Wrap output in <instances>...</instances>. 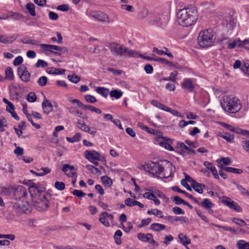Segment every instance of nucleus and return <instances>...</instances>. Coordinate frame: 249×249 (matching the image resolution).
<instances>
[{
    "label": "nucleus",
    "instance_id": "1",
    "mask_svg": "<svg viewBox=\"0 0 249 249\" xmlns=\"http://www.w3.org/2000/svg\"><path fill=\"white\" fill-rule=\"evenodd\" d=\"M29 188L32 200L36 209L39 211H46L49 207L45 188L42 185L32 184Z\"/></svg>",
    "mask_w": 249,
    "mask_h": 249
},
{
    "label": "nucleus",
    "instance_id": "2",
    "mask_svg": "<svg viewBox=\"0 0 249 249\" xmlns=\"http://www.w3.org/2000/svg\"><path fill=\"white\" fill-rule=\"evenodd\" d=\"M177 17L178 23L182 26H190L197 19V13L195 7L183 8L178 11Z\"/></svg>",
    "mask_w": 249,
    "mask_h": 249
},
{
    "label": "nucleus",
    "instance_id": "3",
    "mask_svg": "<svg viewBox=\"0 0 249 249\" xmlns=\"http://www.w3.org/2000/svg\"><path fill=\"white\" fill-rule=\"evenodd\" d=\"M221 105L225 111L231 113L238 112L242 107L241 102L237 97L228 95L222 97Z\"/></svg>",
    "mask_w": 249,
    "mask_h": 249
},
{
    "label": "nucleus",
    "instance_id": "4",
    "mask_svg": "<svg viewBox=\"0 0 249 249\" xmlns=\"http://www.w3.org/2000/svg\"><path fill=\"white\" fill-rule=\"evenodd\" d=\"M161 163L159 162H150L145 163L143 166L144 170L148 173L153 175V176L160 178H167L169 176H166L163 171L164 168L163 163H169L166 160L161 161Z\"/></svg>",
    "mask_w": 249,
    "mask_h": 249
},
{
    "label": "nucleus",
    "instance_id": "5",
    "mask_svg": "<svg viewBox=\"0 0 249 249\" xmlns=\"http://www.w3.org/2000/svg\"><path fill=\"white\" fill-rule=\"evenodd\" d=\"M215 37V33L211 29L201 31L197 37V42L200 47L207 48L212 45Z\"/></svg>",
    "mask_w": 249,
    "mask_h": 249
},
{
    "label": "nucleus",
    "instance_id": "6",
    "mask_svg": "<svg viewBox=\"0 0 249 249\" xmlns=\"http://www.w3.org/2000/svg\"><path fill=\"white\" fill-rule=\"evenodd\" d=\"M108 47L111 53L115 56L130 57L134 56L136 54V51L128 49L123 45L115 42L110 43Z\"/></svg>",
    "mask_w": 249,
    "mask_h": 249
},
{
    "label": "nucleus",
    "instance_id": "7",
    "mask_svg": "<svg viewBox=\"0 0 249 249\" xmlns=\"http://www.w3.org/2000/svg\"><path fill=\"white\" fill-rule=\"evenodd\" d=\"M18 74L20 80L25 83L30 81L31 79V73L28 71L27 67L22 65L18 67L17 70Z\"/></svg>",
    "mask_w": 249,
    "mask_h": 249
},
{
    "label": "nucleus",
    "instance_id": "8",
    "mask_svg": "<svg viewBox=\"0 0 249 249\" xmlns=\"http://www.w3.org/2000/svg\"><path fill=\"white\" fill-rule=\"evenodd\" d=\"M12 205V211L13 212L18 213L21 214L25 212L27 210L26 206L21 201H17L16 202H13Z\"/></svg>",
    "mask_w": 249,
    "mask_h": 249
},
{
    "label": "nucleus",
    "instance_id": "9",
    "mask_svg": "<svg viewBox=\"0 0 249 249\" xmlns=\"http://www.w3.org/2000/svg\"><path fill=\"white\" fill-rule=\"evenodd\" d=\"M28 192L25 187L21 185L18 186L14 191V195L17 199L25 198Z\"/></svg>",
    "mask_w": 249,
    "mask_h": 249
},
{
    "label": "nucleus",
    "instance_id": "10",
    "mask_svg": "<svg viewBox=\"0 0 249 249\" xmlns=\"http://www.w3.org/2000/svg\"><path fill=\"white\" fill-rule=\"evenodd\" d=\"M85 157L90 162L92 160H101L100 153L95 150H86L85 152Z\"/></svg>",
    "mask_w": 249,
    "mask_h": 249
},
{
    "label": "nucleus",
    "instance_id": "11",
    "mask_svg": "<svg viewBox=\"0 0 249 249\" xmlns=\"http://www.w3.org/2000/svg\"><path fill=\"white\" fill-rule=\"evenodd\" d=\"M222 203L230 209L234 210L237 212H240V207L233 201H231V198L226 196H224L222 200Z\"/></svg>",
    "mask_w": 249,
    "mask_h": 249
},
{
    "label": "nucleus",
    "instance_id": "12",
    "mask_svg": "<svg viewBox=\"0 0 249 249\" xmlns=\"http://www.w3.org/2000/svg\"><path fill=\"white\" fill-rule=\"evenodd\" d=\"M181 87L189 92H193L195 88V84L192 79L185 78L183 79Z\"/></svg>",
    "mask_w": 249,
    "mask_h": 249
},
{
    "label": "nucleus",
    "instance_id": "13",
    "mask_svg": "<svg viewBox=\"0 0 249 249\" xmlns=\"http://www.w3.org/2000/svg\"><path fill=\"white\" fill-rule=\"evenodd\" d=\"M61 170L64 172L67 176L68 177L74 178L76 177L77 173L76 172H70L69 173H67L68 170H70L73 171V170H75V167L73 165H70L69 164H64L63 167L61 168Z\"/></svg>",
    "mask_w": 249,
    "mask_h": 249
},
{
    "label": "nucleus",
    "instance_id": "14",
    "mask_svg": "<svg viewBox=\"0 0 249 249\" xmlns=\"http://www.w3.org/2000/svg\"><path fill=\"white\" fill-rule=\"evenodd\" d=\"M42 107L44 112L46 114H49L53 109L51 102L46 99H44L42 103Z\"/></svg>",
    "mask_w": 249,
    "mask_h": 249
},
{
    "label": "nucleus",
    "instance_id": "15",
    "mask_svg": "<svg viewBox=\"0 0 249 249\" xmlns=\"http://www.w3.org/2000/svg\"><path fill=\"white\" fill-rule=\"evenodd\" d=\"M164 218L166 220L170 221L172 223L178 221H180L184 223H188V219L187 217L185 216H165Z\"/></svg>",
    "mask_w": 249,
    "mask_h": 249
},
{
    "label": "nucleus",
    "instance_id": "16",
    "mask_svg": "<svg viewBox=\"0 0 249 249\" xmlns=\"http://www.w3.org/2000/svg\"><path fill=\"white\" fill-rule=\"evenodd\" d=\"M137 237L142 242H148L153 238V235L151 233L144 234L140 232L138 234Z\"/></svg>",
    "mask_w": 249,
    "mask_h": 249
},
{
    "label": "nucleus",
    "instance_id": "17",
    "mask_svg": "<svg viewBox=\"0 0 249 249\" xmlns=\"http://www.w3.org/2000/svg\"><path fill=\"white\" fill-rule=\"evenodd\" d=\"M178 238L179 239L180 242L182 245L184 246L187 249V245L191 243V240L185 235L182 233H180L178 235Z\"/></svg>",
    "mask_w": 249,
    "mask_h": 249
},
{
    "label": "nucleus",
    "instance_id": "18",
    "mask_svg": "<svg viewBox=\"0 0 249 249\" xmlns=\"http://www.w3.org/2000/svg\"><path fill=\"white\" fill-rule=\"evenodd\" d=\"M16 38L17 36L15 35L9 37H6L3 35H0V42L4 44L12 43Z\"/></svg>",
    "mask_w": 249,
    "mask_h": 249
},
{
    "label": "nucleus",
    "instance_id": "19",
    "mask_svg": "<svg viewBox=\"0 0 249 249\" xmlns=\"http://www.w3.org/2000/svg\"><path fill=\"white\" fill-rule=\"evenodd\" d=\"M107 213L106 212L102 213L99 216V221L103 224L105 227H108L109 226L110 224L107 220Z\"/></svg>",
    "mask_w": 249,
    "mask_h": 249
},
{
    "label": "nucleus",
    "instance_id": "20",
    "mask_svg": "<svg viewBox=\"0 0 249 249\" xmlns=\"http://www.w3.org/2000/svg\"><path fill=\"white\" fill-rule=\"evenodd\" d=\"M218 136L222 138L228 142H233L234 135L229 132L224 133H220Z\"/></svg>",
    "mask_w": 249,
    "mask_h": 249
},
{
    "label": "nucleus",
    "instance_id": "21",
    "mask_svg": "<svg viewBox=\"0 0 249 249\" xmlns=\"http://www.w3.org/2000/svg\"><path fill=\"white\" fill-rule=\"evenodd\" d=\"M5 79L12 81L14 79V75L12 68L8 67L5 69Z\"/></svg>",
    "mask_w": 249,
    "mask_h": 249
},
{
    "label": "nucleus",
    "instance_id": "22",
    "mask_svg": "<svg viewBox=\"0 0 249 249\" xmlns=\"http://www.w3.org/2000/svg\"><path fill=\"white\" fill-rule=\"evenodd\" d=\"M79 128L81 130L88 132L90 134L95 135L96 133V129L90 128L89 126L83 123L81 126H79Z\"/></svg>",
    "mask_w": 249,
    "mask_h": 249
},
{
    "label": "nucleus",
    "instance_id": "23",
    "mask_svg": "<svg viewBox=\"0 0 249 249\" xmlns=\"http://www.w3.org/2000/svg\"><path fill=\"white\" fill-rule=\"evenodd\" d=\"M150 229L155 231H160L165 229V226L164 225L154 223L150 225Z\"/></svg>",
    "mask_w": 249,
    "mask_h": 249
},
{
    "label": "nucleus",
    "instance_id": "24",
    "mask_svg": "<svg viewBox=\"0 0 249 249\" xmlns=\"http://www.w3.org/2000/svg\"><path fill=\"white\" fill-rule=\"evenodd\" d=\"M95 90L104 97H107L109 93V89L104 87H98L96 88Z\"/></svg>",
    "mask_w": 249,
    "mask_h": 249
},
{
    "label": "nucleus",
    "instance_id": "25",
    "mask_svg": "<svg viewBox=\"0 0 249 249\" xmlns=\"http://www.w3.org/2000/svg\"><path fill=\"white\" fill-rule=\"evenodd\" d=\"M200 205L207 210L212 208L213 207V204L209 199L204 198L203 201L200 203Z\"/></svg>",
    "mask_w": 249,
    "mask_h": 249
},
{
    "label": "nucleus",
    "instance_id": "26",
    "mask_svg": "<svg viewBox=\"0 0 249 249\" xmlns=\"http://www.w3.org/2000/svg\"><path fill=\"white\" fill-rule=\"evenodd\" d=\"M26 9L28 10L30 14L33 16L35 17L36 15L35 12V6L34 3L32 2H29L27 4L26 6Z\"/></svg>",
    "mask_w": 249,
    "mask_h": 249
},
{
    "label": "nucleus",
    "instance_id": "27",
    "mask_svg": "<svg viewBox=\"0 0 249 249\" xmlns=\"http://www.w3.org/2000/svg\"><path fill=\"white\" fill-rule=\"evenodd\" d=\"M223 170L227 172L238 174H240L243 172V170L242 169H237L231 167H223Z\"/></svg>",
    "mask_w": 249,
    "mask_h": 249
},
{
    "label": "nucleus",
    "instance_id": "28",
    "mask_svg": "<svg viewBox=\"0 0 249 249\" xmlns=\"http://www.w3.org/2000/svg\"><path fill=\"white\" fill-rule=\"evenodd\" d=\"M233 183L236 186V188L239 190L242 195L249 196V192L246 190L242 186L237 184L236 182L234 181Z\"/></svg>",
    "mask_w": 249,
    "mask_h": 249
},
{
    "label": "nucleus",
    "instance_id": "29",
    "mask_svg": "<svg viewBox=\"0 0 249 249\" xmlns=\"http://www.w3.org/2000/svg\"><path fill=\"white\" fill-rule=\"evenodd\" d=\"M248 244L245 240H239L236 243V247L238 249H249Z\"/></svg>",
    "mask_w": 249,
    "mask_h": 249
},
{
    "label": "nucleus",
    "instance_id": "30",
    "mask_svg": "<svg viewBox=\"0 0 249 249\" xmlns=\"http://www.w3.org/2000/svg\"><path fill=\"white\" fill-rule=\"evenodd\" d=\"M122 235V231L118 230L116 231L115 234L114 235V238L115 240V242L117 245H120L122 243L121 237Z\"/></svg>",
    "mask_w": 249,
    "mask_h": 249
},
{
    "label": "nucleus",
    "instance_id": "31",
    "mask_svg": "<svg viewBox=\"0 0 249 249\" xmlns=\"http://www.w3.org/2000/svg\"><path fill=\"white\" fill-rule=\"evenodd\" d=\"M225 21L227 22V24H229V28L231 29H233L235 24L234 19L233 17L231 15L226 17Z\"/></svg>",
    "mask_w": 249,
    "mask_h": 249
},
{
    "label": "nucleus",
    "instance_id": "32",
    "mask_svg": "<svg viewBox=\"0 0 249 249\" xmlns=\"http://www.w3.org/2000/svg\"><path fill=\"white\" fill-rule=\"evenodd\" d=\"M109 95L111 97H114L116 99H119L123 95V92L121 90H118L117 89H114L111 90Z\"/></svg>",
    "mask_w": 249,
    "mask_h": 249
},
{
    "label": "nucleus",
    "instance_id": "33",
    "mask_svg": "<svg viewBox=\"0 0 249 249\" xmlns=\"http://www.w3.org/2000/svg\"><path fill=\"white\" fill-rule=\"evenodd\" d=\"M101 179L103 183L107 187H110L112 184V179L107 176H102Z\"/></svg>",
    "mask_w": 249,
    "mask_h": 249
},
{
    "label": "nucleus",
    "instance_id": "34",
    "mask_svg": "<svg viewBox=\"0 0 249 249\" xmlns=\"http://www.w3.org/2000/svg\"><path fill=\"white\" fill-rule=\"evenodd\" d=\"M148 214H154L158 216L160 218H163L162 212L158 209H152L147 211Z\"/></svg>",
    "mask_w": 249,
    "mask_h": 249
},
{
    "label": "nucleus",
    "instance_id": "35",
    "mask_svg": "<svg viewBox=\"0 0 249 249\" xmlns=\"http://www.w3.org/2000/svg\"><path fill=\"white\" fill-rule=\"evenodd\" d=\"M84 109H88L92 112H95L97 114H101L102 113V111L91 105H86L84 107Z\"/></svg>",
    "mask_w": 249,
    "mask_h": 249
},
{
    "label": "nucleus",
    "instance_id": "36",
    "mask_svg": "<svg viewBox=\"0 0 249 249\" xmlns=\"http://www.w3.org/2000/svg\"><path fill=\"white\" fill-rule=\"evenodd\" d=\"M48 78L45 76H42L37 80V83L41 87H44L47 84Z\"/></svg>",
    "mask_w": 249,
    "mask_h": 249
},
{
    "label": "nucleus",
    "instance_id": "37",
    "mask_svg": "<svg viewBox=\"0 0 249 249\" xmlns=\"http://www.w3.org/2000/svg\"><path fill=\"white\" fill-rule=\"evenodd\" d=\"M178 74V73L177 71H174L170 73V76H169V77L163 78L162 80L164 81L170 80L174 82L176 81V76Z\"/></svg>",
    "mask_w": 249,
    "mask_h": 249
},
{
    "label": "nucleus",
    "instance_id": "38",
    "mask_svg": "<svg viewBox=\"0 0 249 249\" xmlns=\"http://www.w3.org/2000/svg\"><path fill=\"white\" fill-rule=\"evenodd\" d=\"M16 20H18L23 18V16L18 13L11 12V14L8 16Z\"/></svg>",
    "mask_w": 249,
    "mask_h": 249
},
{
    "label": "nucleus",
    "instance_id": "39",
    "mask_svg": "<svg viewBox=\"0 0 249 249\" xmlns=\"http://www.w3.org/2000/svg\"><path fill=\"white\" fill-rule=\"evenodd\" d=\"M231 221L232 222L235 223L237 225H239L240 226L246 225V223L244 220L238 218L232 217L231 218Z\"/></svg>",
    "mask_w": 249,
    "mask_h": 249
},
{
    "label": "nucleus",
    "instance_id": "40",
    "mask_svg": "<svg viewBox=\"0 0 249 249\" xmlns=\"http://www.w3.org/2000/svg\"><path fill=\"white\" fill-rule=\"evenodd\" d=\"M68 79L73 83H77L80 80V78L76 75L72 74L68 76Z\"/></svg>",
    "mask_w": 249,
    "mask_h": 249
},
{
    "label": "nucleus",
    "instance_id": "41",
    "mask_svg": "<svg viewBox=\"0 0 249 249\" xmlns=\"http://www.w3.org/2000/svg\"><path fill=\"white\" fill-rule=\"evenodd\" d=\"M27 100L31 103L35 102L36 100V96L34 92H29L27 96Z\"/></svg>",
    "mask_w": 249,
    "mask_h": 249
},
{
    "label": "nucleus",
    "instance_id": "42",
    "mask_svg": "<svg viewBox=\"0 0 249 249\" xmlns=\"http://www.w3.org/2000/svg\"><path fill=\"white\" fill-rule=\"evenodd\" d=\"M155 61L159 62L162 64L168 65L169 66H173V64L172 62L163 58L157 57L156 58Z\"/></svg>",
    "mask_w": 249,
    "mask_h": 249
},
{
    "label": "nucleus",
    "instance_id": "43",
    "mask_svg": "<svg viewBox=\"0 0 249 249\" xmlns=\"http://www.w3.org/2000/svg\"><path fill=\"white\" fill-rule=\"evenodd\" d=\"M48 66V63L44 60L38 59L35 65L36 68H45Z\"/></svg>",
    "mask_w": 249,
    "mask_h": 249
},
{
    "label": "nucleus",
    "instance_id": "44",
    "mask_svg": "<svg viewBox=\"0 0 249 249\" xmlns=\"http://www.w3.org/2000/svg\"><path fill=\"white\" fill-rule=\"evenodd\" d=\"M192 187L194 189V190L197 192L199 194H202L203 190L200 187L199 185V183L197 182L196 181L192 184L191 185Z\"/></svg>",
    "mask_w": 249,
    "mask_h": 249
},
{
    "label": "nucleus",
    "instance_id": "45",
    "mask_svg": "<svg viewBox=\"0 0 249 249\" xmlns=\"http://www.w3.org/2000/svg\"><path fill=\"white\" fill-rule=\"evenodd\" d=\"M204 165L209 170H210L212 173L216 170L215 167L213 166L212 163L210 162L205 161L203 163Z\"/></svg>",
    "mask_w": 249,
    "mask_h": 249
},
{
    "label": "nucleus",
    "instance_id": "46",
    "mask_svg": "<svg viewBox=\"0 0 249 249\" xmlns=\"http://www.w3.org/2000/svg\"><path fill=\"white\" fill-rule=\"evenodd\" d=\"M85 99L86 100L87 102L90 103H94L97 102V99L96 98L91 95H87L85 96Z\"/></svg>",
    "mask_w": 249,
    "mask_h": 249
},
{
    "label": "nucleus",
    "instance_id": "47",
    "mask_svg": "<svg viewBox=\"0 0 249 249\" xmlns=\"http://www.w3.org/2000/svg\"><path fill=\"white\" fill-rule=\"evenodd\" d=\"M235 133L241 134L243 136H249V131L247 130L242 129L240 128L236 127Z\"/></svg>",
    "mask_w": 249,
    "mask_h": 249
},
{
    "label": "nucleus",
    "instance_id": "48",
    "mask_svg": "<svg viewBox=\"0 0 249 249\" xmlns=\"http://www.w3.org/2000/svg\"><path fill=\"white\" fill-rule=\"evenodd\" d=\"M54 186L57 190L60 191L64 190L65 189V184L63 182L56 181Z\"/></svg>",
    "mask_w": 249,
    "mask_h": 249
},
{
    "label": "nucleus",
    "instance_id": "49",
    "mask_svg": "<svg viewBox=\"0 0 249 249\" xmlns=\"http://www.w3.org/2000/svg\"><path fill=\"white\" fill-rule=\"evenodd\" d=\"M160 145L165 148L167 150H168L171 151H173L174 150V148L168 143L165 142H160Z\"/></svg>",
    "mask_w": 249,
    "mask_h": 249
},
{
    "label": "nucleus",
    "instance_id": "50",
    "mask_svg": "<svg viewBox=\"0 0 249 249\" xmlns=\"http://www.w3.org/2000/svg\"><path fill=\"white\" fill-rule=\"evenodd\" d=\"M72 194H73V195L76 196L80 198L84 197L86 195V194L84 193L82 191L79 190H74L72 192Z\"/></svg>",
    "mask_w": 249,
    "mask_h": 249
},
{
    "label": "nucleus",
    "instance_id": "51",
    "mask_svg": "<svg viewBox=\"0 0 249 249\" xmlns=\"http://www.w3.org/2000/svg\"><path fill=\"white\" fill-rule=\"evenodd\" d=\"M148 11L146 8H143L142 9L140 13L139 14V17L141 19L144 18L148 15Z\"/></svg>",
    "mask_w": 249,
    "mask_h": 249
},
{
    "label": "nucleus",
    "instance_id": "52",
    "mask_svg": "<svg viewBox=\"0 0 249 249\" xmlns=\"http://www.w3.org/2000/svg\"><path fill=\"white\" fill-rule=\"evenodd\" d=\"M241 70L244 73L249 75V63H245L242 65Z\"/></svg>",
    "mask_w": 249,
    "mask_h": 249
},
{
    "label": "nucleus",
    "instance_id": "53",
    "mask_svg": "<svg viewBox=\"0 0 249 249\" xmlns=\"http://www.w3.org/2000/svg\"><path fill=\"white\" fill-rule=\"evenodd\" d=\"M173 212L176 214H184V212L178 207H174L172 209Z\"/></svg>",
    "mask_w": 249,
    "mask_h": 249
},
{
    "label": "nucleus",
    "instance_id": "54",
    "mask_svg": "<svg viewBox=\"0 0 249 249\" xmlns=\"http://www.w3.org/2000/svg\"><path fill=\"white\" fill-rule=\"evenodd\" d=\"M23 62V58L21 56H17L13 61V64L15 66L20 65Z\"/></svg>",
    "mask_w": 249,
    "mask_h": 249
},
{
    "label": "nucleus",
    "instance_id": "55",
    "mask_svg": "<svg viewBox=\"0 0 249 249\" xmlns=\"http://www.w3.org/2000/svg\"><path fill=\"white\" fill-rule=\"evenodd\" d=\"M58 10L66 12L69 10V7L67 4H62L58 6L56 8Z\"/></svg>",
    "mask_w": 249,
    "mask_h": 249
},
{
    "label": "nucleus",
    "instance_id": "56",
    "mask_svg": "<svg viewBox=\"0 0 249 249\" xmlns=\"http://www.w3.org/2000/svg\"><path fill=\"white\" fill-rule=\"evenodd\" d=\"M144 69L147 74L152 73L153 71V68L150 64H146L145 65Z\"/></svg>",
    "mask_w": 249,
    "mask_h": 249
},
{
    "label": "nucleus",
    "instance_id": "57",
    "mask_svg": "<svg viewBox=\"0 0 249 249\" xmlns=\"http://www.w3.org/2000/svg\"><path fill=\"white\" fill-rule=\"evenodd\" d=\"M196 214L201 218V219L205 222H209V219L202 212L199 210L196 211Z\"/></svg>",
    "mask_w": 249,
    "mask_h": 249
},
{
    "label": "nucleus",
    "instance_id": "58",
    "mask_svg": "<svg viewBox=\"0 0 249 249\" xmlns=\"http://www.w3.org/2000/svg\"><path fill=\"white\" fill-rule=\"evenodd\" d=\"M151 104L153 106H154L161 110H162V108L163 107V105H164L162 104L161 103H160V102H159L158 101L154 100L151 101Z\"/></svg>",
    "mask_w": 249,
    "mask_h": 249
},
{
    "label": "nucleus",
    "instance_id": "59",
    "mask_svg": "<svg viewBox=\"0 0 249 249\" xmlns=\"http://www.w3.org/2000/svg\"><path fill=\"white\" fill-rule=\"evenodd\" d=\"M107 70L112 73L114 75H120L122 73V70H118L112 68H108Z\"/></svg>",
    "mask_w": 249,
    "mask_h": 249
},
{
    "label": "nucleus",
    "instance_id": "60",
    "mask_svg": "<svg viewBox=\"0 0 249 249\" xmlns=\"http://www.w3.org/2000/svg\"><path fill=\"white\" fill-rule=\"evenodd\" d=\"M108 18L107 15L101 12H99L98 20L100 21H106Z\"/></svg>",
    "mask_w": 249,
    "mask_h": 249
},
{
    "label": "nucleus",
    "instance_id": "61",
    "mask_svg": "<svg viewBox=\"0 0 249 249\" xmlns=\"http://www.w3.org/2000/svg\"><path fill=\"white\" fill-rule=\"evenodd\" d=\"M49 17L51 19L53 20H56L58 18V15L56 13H55V12H53V11H51L49 12Z\"/></svg>",
    "mask_w": 249,
    "mask_h": 249
},
{
    "label": "nucleus",
    "instance_id": "62",
    "mask_svg": "<svg viewBox=\"0 0 249 249\" xmlns=\"http://www.w3.org/2000/svg\"><path fill=\"white\" fill-rule=\"evenodd\" d=\"M95 189L96 191H97L101 195L104 194V190L101 185L99 184L96 185L95 186Z\"/></svg>",
    "mask_w": 249,
    "mask_h": 249
},
{
    "label": "nucleus",
    "instance_id": "63",
    "mask_svg": "<svg viewBox=\"0 0 249 249\" xmlns=\"http://www.w3.org/2000/svg\"><path fill=\"white\" fill-rule=\"evenodd\" d=\"M181 184L183 186L185 187L188 191H192V188L189 186V185L186 181L185 179H181Z\"/></svg>",
    "mask_w": 249,
    "mask_h": 249
},
{
    "label": "nucleus",
    "instance_id": "64",
    "mask_svg": "<svg viewBox=\"0 0 249 249\" xmlns=\"http://www.w3.org/2000/svg\"><path fill=\"white\" fill-rule=\"evenodd\" d=\"M172 200L175 202L177 205H179L182 203L183 199L178 196H175L172 198Z\"/></svg>",
    "mask_w": 249,
    "mask_h": 249
}]
</instances>
